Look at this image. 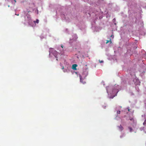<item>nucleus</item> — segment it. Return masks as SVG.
<instances>
[{
  "mask_svg": "<svg viewBox=\"0 0 146 146\" xmlns=\"http://www.w3.org/2000/svg\"><path fill=\"white\" fill-rule=\"evenodd\" d=\"M88 74V70L87 69H84L83 70V72L82 74V75H80V82L82 83L83 84L86 83L85 81L83 82L82 80L85 78Z\"/></svg>",
  "mask_w": 146,
  "mask_h": 146,
  "instance_id": "obj_3",
  "label": "nucleus"
},
{
  "mask_svg": "<svg viewBox=\"0 0 146 146\" xmlns=\"http://www.w3.org/2000/svg\"><path fill=\"white\" fill-rule=\"evenodd\" d=\"M140 129V130H141H141H142V129H141V128Z\"/></svg>",
  "mask_w": 146,
  "mask_h": 146,
  "instance_id": "obj_27",
  "label": "nucleus"
},
{
  "mask_svg": "<svg viewBox=\"0 0 146 146\" xmlns=\"http://www.w3.org/2000/svg\"><path fill=\"white\" fill-rule=\"evenodd\" d=\"M129 119L131 121H132L133 122L134 119H133V118H130Z\"/></svg>",
  "mask_w": 146,
  "mask_h": 146,
  "instance_id": "obj_16",
  "label": "nucleus"
},
{
  "mask_svg": "<svg viewBox=\"0 0 146 146\" xmlns=\"http://www.w3.org/2000/svg\"><path fill=\"white\" fill-rule=\"evenodd\" d=\"M127 109H128V111H130V110H129V107L127 108Z\"/></svg>",
  "mask_w": 146,
  "mask_h": 146,
  "instance_id": "obj_24",
  "label": "nucleus"
},
{
  "mask_svg": "<svg viewBox=\"0 0 146 146\" xmlns=\"http://www.w3.org/2000/svg\"><path fill=\"white\" fill-rule=\"evenodd\" d=\"M128 128L129 130V131L130 132H131L132 131V130H133L132 128L131 127H128Z\"/></svg>",
  "mask_w": 146,
  "mask_h": 146,
  "instance_id": "obj_14",
  "label": "nucleus"
},
{
  "mask_svg": "<svg viewBox=\"0 0 146 146\" xmlns=\"http://www.w3.org/2000/svg\"><path fill=\"white\" fill-rule=\"evenodd\" d=\"M135 80H133V82H135Z\"/></svg>",
  "mask_w": 146,
  "mask_h": 146,
  "instance_id": "obj_29",
  "label": "nucleus"
},
{
  "mask_svg": "<svg viewBox=\"0 0 146 146\" xmlns=\"http://www.w3.org/2000/svg\"><path fill=\"white\" fill-rule=\"evenodd\" d=\"M111 40L110 39L109 40H106V42H105L107 44L108 42H110V43H111Z\"/></svg>",
  "mask_w": 146,
  "mask_h": 146,
  "instance_id": "obj_13",
  "label": "nucleus"
},
{
  "mask_svg": "<svg viewBox=\"0 0 146 146\" xmlns=\"http://www.w3.org/2000/svg\"><path fill=\"white\" fill-rule=\"evenodd\" d=\"M111 37H112L113 38L114 37V36L113 35H112L111 36Z\"/></svg>",
  "mask_w": 146,
  "mask_h": 146,
  "instance_id": "obj_25",
  "label": "nucleus"
},
{
  "mask_svg": "<svg viewBox=\"0 0 146 146\" xmlns=\"http://www.w3.org/2000/svg\"><path fill=\"white\" fill-rule=\"evenodd\" d=\"M99 61L100 62V63H103L104 62V61L103 60H99Z\"/></svg>",
  "mask_w": 146,
  "mask_h": 146,
  "instance_id": "obj_19",
  "label": "nucleus"
},
{
  "mask_svg": "<svg viewBox=\"0 0 146 146\" xmlns=\"http://www.w3.org/2000/svg\"><path fill=\"white\" fill-rule=\"evenodd\" d=\"M72 36L73 37L72 39H70L69 42L70 44H71V43H72V40L75 41L78 38L76 34H73V35H72Z\"/></svg>",
  "mask_w": 146,
  "mask_h": 146,
  "instance_id": "obj_7",
  "label": "nucleus"
},
{
  "mask_svg": "<svg viewBox=\"0 0 146 146\" xmlns=\"http://www.w3.org/2000/svg\"><path fill=\"white\" fill-rule=\"evenodd\" d=\"M63 71V72H66L67 70H64Z\"/></svg>",
  "mask_w": 146,
  "mask_h": 146,
  "instance_id": "obj_22",
  "label": "nucleus"
},
{
  "mask_svg": "<svg viewBox=\"0 0 146 146\" xmlns=\"http://www.w3.org/2000/svg\"><path fill=\"white\" fill-rule=\"evenodd\" d=\"M114 24H115V25H116V23H114Z\"/></svg>",
  "mask_w": 146,
  "mask_h": 146,
  "instance_id": "obj_28",
  "label": "nucleus"
},
{
  "mask_svg": "<svg viewBox=\"0 0 146 146\" xmlns=\"http://www.w3.org/2000/svg\"><path fill=\"white\" fill-rule=\"evenodd\" d=\"M16 15H19V14H17V15L16 14Z\"/></svg>",
  "mask_w": 146,
  "mask_h": 146,
  "instance_id": "obj_30",
  "label": "nucleus"
},
{
  "mask_svg": "<svg viewBox=\"0 0 146 146\" xmlns=\"http://www.w3.org/2000/svg\"><path fill=\"white\" fill-rule=\"evenodd\" d=\"M115 21V18H114L113 19V22H114Z\"/></svg>",
  "mask_w": 146,
  "mask_h": 146,
  "instance_id": "obj_20",
  "label": "nucleus"
},
{
  "mask_svg": "<svg viewBox=\"0 0 146 146\" xmlns=\"http://www.w3.org/2000/svg\"><path fill=\"white\" fill-rule=\"evenodd\" d=\"M36 11L37 12V13L38 14V10L37 9H36Z\"/></svg>",
  "mask_w": 146,
  "mask_h": 146,
  "instance_id": "obj_23",
  "label": "nucleus"
},
{
  "mask_svg": "<svg viewBox=\"0 0 146 146\" xmlns=\"http://www.w3.org/2000/svg\"><path fill=\"white\" fill-rule=\"evenodd\" d=\"M135 80L137 81V83L136 84H138L139 82V80L137 79H136Z\"/></svg>",
  "mask_w": 146,
  "mask_h": 146,
  "instance_id": "obj_15",
  "label": "nucleus"
},
{
  "mask_svg": "<svg viewBox=\"0 0 146 146\" xmlns=\"http://www.w3.org/2000/svg\"><path fill=\"white\" fill-rule=\"evenodd\" d=\"M39 20L37 19L36 21H33V22L34 24V25H35L36 23H39Z\"/></svg>",
  "mask_w": 146,
  "mask_h": 146,
  "instance_id": "obj_12",
  "label": "nucleus"
},
{
  "mask_svg": "<svg viewBox=\"0 0 146 146\" xmlns=\"http://www.w3.org/2000/svg\"><path fill=\"white\" fill-rule=\"evenodd\" d=\"M8 7H10L9 5H8Z\"/></svg>",
  "mask_w": 146,
  "mask_h": 146,
  "instance_id": "obj_31",
  "label": "nucleus"
},
{
  "mask_svg": "<svg viewBox=\"0 0 146 146\" xmlns=\"http://www.w3.org/2000/svg\"><path fill=\"white\" fill-rule=\"evenodd\" d=\"M103 14V12H101L99 13V14L98 15L99 18L100 19H101L102 17V15Z\"/></svg>",
  "mask_w": 146,
  "mask_h": 146,
  "instance_id": "obj_9",
  "label": "nucleus"
},
{
  "mask_svg": "<svg viewBox=\"0 0 146 146\" xmlns=\"http://www.w3.org/2000/svg\"><path fill=\"white\" fill-rule=\"evenodd\" d=\"M64 46L62 44L61 46L60 47H59V48L60 49V53L61 54H62L64 53V50L63 49Z\"/></svg>",
  "mask_w": 146,
  "mask_h": 146,
  "instance_id": "obj_8",
  "label": "nucleus"
},
{
  "mask_svg": "<svg viewBox=\"0 0 146 146\" xmlns=\"http://www.w3.org/2000/svg\"><path fill=\"white\" fill-rule=\"evenodd\" d=\"M13 1L14 2V3H15L16 2V0H13V1H12V3H13Z\"/></svg>",
  "mask_w": 146,
  "mask_h": 146,
  "instance_id": "obj_21",
  "label": "nucleus"
},
{
  "mask_svg": "<svg viewBox=\"0 0 146 146\" xmlns=\"http://www.w3.org/2000/svg\"><path fill=\"white\" fill-rule=\"evenodd\" d=\"M35 7V5L34 3L31 2L30 3L29 5V8L27 9V12L29 13L34 11Z\"/></svg>",
  "mask_w": 146,
  "mask_h": 146,
  "instance_id": "obj_4",
  "label": "nucleus"
},
{
  "mask_svg": "<svg viewBox=\"0 0 146 146\" xmlns=\"http://www.w3.org/2000/svg\"><path fill=\"white\" fill-rule=\"evenodd\" d=\"M120 113V111H117V114H119Z\"/></svg>",
  "mask_w": 146,
  "mask_h": 146,
  "instance_id": "obj_17",
  "label": "nucleus"
},
{
  "mask_svg": "<svg viewBox=\"0 0 146 146\" xmlns=\"http://www.w3.org/2000/svg\"><path fill=\"white\" fill-rule=\"evenodd\" d=\"M24 24L26 25L33 27L34 24L33 20L32 19L31 16L28 14H27L24 17Z\"/></svg>",
  "mask_w": 146,
  "mask_h": 146,
  "instance_id": "obj_2",
  "label": "nucleus"
},
{
  "mask_svg": "<svg viewBox=\"0 0 146 146\" xmlns=\"http://www.w3.org/2000/svg\"><path fill=\"white\" fill-rule=\"evenodd\" d=\"M77 66V65L76 64H73L72 66V69L74 70H76V67Z\"/></svg>",
  "mask_w": 146,
  "mask_h": 146,
  "instance_id": "obj_11",
  "label": "nucleus"
},
{
  "mask_svg": "<svg viewBox=\"0 0 146 146\" xmlns=\"http://www.w3.org/2000/svg\"><path fill=\"white\" fill-rule=\"evenodd\" d=\"M117 127H118V129L120 131H122L123 129V127H122L121 125L120 126H117Z\"/></svg>",
  "mask_w": 146,
  "mask_h": 146,
  "instance_id": "obj_10",
  "label": "nucleus"
},
{
  "mask_svg": "<svg viewBox=\"0 0 146 146\" xmlns=\"http://www.w3.org/2000/svg\"><path fill=\"white\" fill-rule=\"evenodd\" d=\"M62 69H64V67H63H63H62Z\"/></svg>",
  "mask_w": 146,
  "mask_h": 146,
  "instance_id": "obj_26",
  "label": "nucleus"
},
{
  "mask_svg": "<svg viewBox=\"0 0 146 146\" xmlns=\"http://www.w3.org/2000/svg\"><path fill=\"white\" fill-rule=\"evenodd\" d=\"M119 89V86L116 84L113 86H110L106 87V90L108 97L110 98H113L116 95Z\"/></svg>",
  "mask_w": 146,
  "mask_h": 146,
  "instance_id": "obj_1",
  "label": "nucleus"
},
{
  "mask_svg": "<svg viewBox=\"0 0 146 146\" xmlns=\"http://www.w3.org/2000/svg\"><path fill=\"white\" fill-rule=\"evenodd\" d=\"M124 136H125V135H121L120 136V137L121 138L122 137H124Z\"/></svg>",
  "mask_w": 146,
  "mask_h": 146,
  "instance_id": "obj_18",
  "label": "nucleus"
},
{
  "mask_svg": "<svg viewBox=\"0 0 146 146\" xmlns=\"http://www.w3.org/2000/svg\"><path fill=\"white\" fill-rule=\"evenodd\" d=\"M51 54L53 55L56 58H58L57 57V52L56 50H54L53 48L50 49L49 51V55L50 56ZM56 60H58L57 59H56Z\"/></svg>",
  "mask_w": 146,
  "mask_h": 146,
  "instance_id": "obj_5",
  "label": "nucleus"
},
{
  "mask_svg": "<svg viewBox=\"0 0 146 146\" xmlns=\"http://www.w3.org/2000/svg\"><path fill=\"white\" fill-rule=\"evenodd\" d=\"M61 17L63 20H65L66 22H69L70 21V19L69 18L67 17V16H65L64 14H61Z\"/></svg>",
  "mask_w": 146,
  "mask_h": 146,
  "instance_id": "obj_6",
  "label": "nucleus"
}]
</instances>
